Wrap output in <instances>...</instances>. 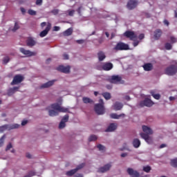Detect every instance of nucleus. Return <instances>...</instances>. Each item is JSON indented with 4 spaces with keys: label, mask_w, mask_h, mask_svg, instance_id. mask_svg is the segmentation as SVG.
<instances>
[{
    "label": "nucleus",
    "mask_w": 177,
    "mask_h": 177,
    "mask_svg": "<svg viewBox=\"0 0 177 177\" xmlns=\"http://www.w3.org/2000/svg\"><path fill=\"white\" fill-rule=\"evenodd\" d=\"M73 34V28H69L64 32H63L64 37H70Z\"/></svg>",
    "instance_id": "bb28decb"
},
{
    "label": "nucleus",
    "mask_w": 177,
    "mask_h": 177,
    "mask_svg": "<svg viewBox=\"0 0 177 177\" xmlns=\"http://www.w3.org/2000/svg\"><path fill=\"white\" fill-rule=\"evenodd\" d=\"M102 95L106 100H110V99H111V94L109 92L102 93Z\"/></svg>",
    "instance_id": "c756f323"
},
{
    "label": "nucleus",
    "mask_w": 177,
    "mask_h": 177,
    "mask_svg": "<svg viewBox=\"0 0 177 177\" xmlns=\"http://www.w3.org/2000/svg\"><path fill=\"white\" fill-rule=\"evenodd\" d=\"M75 11L74 10L68 11V16H74Z\"/></svg>",
    "instance_id": "09e8293b"
},
{
    "label": "nucleus",
    "mask_w": 177,
    "mask_h": 177,
    "mask_svg": "<svg viewBox=\"0 0 177 177\" xmlns=\"http://www.w3.org/2000/svg\"><path fill=\"white\" fill-rule=\"evenodd\" d=\"M109 81L111 84H120L122 81V77L118 75H112L109 78Z\"/></svg>",
    "instance_id": "1a4fd4ad"
},
{
    "label": "nucleus",
    "mask_w": 177,
    "mask_h": 177,
    "mask_svg": "<svg viewBox=\"0 0 177 177\" xmlns=\"http://www.w3.org/2000/svg\"><path fill=\"white\" fill-rule=\"evenodd\" d=\"M139 39H143V38H145V34L141 33L139 36H138Z\"/></svg>",
    "instance_id": "864d4df0"
},
{
    "label": "nucleus",
    "mask_w": 177,
    "mask_h": 177,
    "mask_svg": "<svg viewBox=\"0 0 177 177\" xmlns=\"http://www.w3.org/2000/svg\"><path fill=\"white\" fill-rule=\"evenodd\" d=\"M51 13H53V15H55L56 16V15H59V10L54 9L51 10Z\"/></svg>",
    "instance_id": "a18cd8bd"
},
{
    "label": "nucleus",
    "mask_w": 177,
    "mask_h": 177,
    "mask_svg": "<svg viewBox=\"0 0 177 177\" xmlns=\"http://www.w3.org/2000/svg\"><path fill=\"white\" fill-rule=\"evenodd\" d=\"M55 80H51L46 83H44L41 86V88H50V86H52V85L55 84Z\"/></svg>",
    "instance_id": "a878e982"
},
{
    "label": "nucleus",
    "mask_w": 177,
    "mask_h": 177,
    "mask_svg": "<svg viewBox=\"0 0 177 177\" xmlns=\"http://www.w3.org/2000/svg\"><path fill=\"white\" fill-rule=\"evenodd\" d=\"M151 95L156 100H160V98L161 97V95L160 94H155L153 91H151Z\"/></svg>",
    "instance_id": "473e14b6"
},
{
    "label": "nucleus",
    "mask_w": 177,
    "mask_h": 177,
    "mask_svg": "<svg viewBox=\"0 0 177 177\" xmlns=\"http://www.w3.org/2000/svg\"><path fill=\"white\" fill-rule=\"evenodd\" d=\"M113 110H115V111H119V110H121L122 109V107H124V104H122V103H121L120 102H116L113 105Z\"/></svg>",
    "instance_id": "aec40b11"
},
{
    "label": "nucleus",
    "mask_w": 177,
    "mask_h": 177,
    "mask_svg": "<svg viewBox=\"0 0 177 177\" xmlns=\"http://www.w3.org/2000/svg\"><path fill=\"white\" fill-rule=\"evenodd\" d=\"M97 56L100 62H103V60L106 59V55H104L103 51L98 52Z\"/></svg>",
    "instance_id": "cd10ccee"
},
{
    "label": "nucleus",
    "mask_w": 177,
    "mask_h": 177,
    "mask_svg": "<svg viewBox=\"0 0 177 177\" xmlns=\"http://www.w3.org/2000/svg\"><path fill=\"white\" fill-rule=\"evenodd\" d=\"M147 143H149V145H151V143H153V139H151L150 137H149V140L148 141H147Z\"/></svg>",
    "instance_id": "680f3d73"
},
{
    "label": "nucleus",
    "mask_w": 177,
    "mask_h": 177,
    "mask_svg": "<svg viewBox=\"0 0 177 177\" xmlns=\"http://www.w3.org/2000/svg\"><path fill=\"white\" fill-rule=\"evenodd\" d=\"M60 30V27L59 26H54V31H59Z\"/></svg>",
    "instance_id": "13d9d810"
},
{
    "label": "nucleus",
    "mask_w": 177,
    "mask_h": 177,
    "mask_svg": "<svg viewBox=\"0 0 177 177\" xmlns=\"http://www.w3.org/2000/svg\"><path fill=\"white\" fill-rule=\"evenodd\" d=\"M133 146L136 149H138V147H139L140 146V140H139V139H138V138H135L133 140Z\"/></svg>",
    "instance_id": "c85d7f7f"
},
{
    "label": "nucleus",
    "mask_w": 177,
    "mask_h": 177,
    "mask_svg": "<svg viewBox=\"0 0 177 177\" xmlns=\"http://www.w3.org/2000/svg\"><path fill=\"white\" fill-rule=\"evenodd\" d=\"M144 172H147V174H149L150 171H151V167L150 166H145L143 167Z\"/></svg>",
    "instance_id": "e433bc0d"
},
{
    "label": "nucleus",
    "mask_w": 177,
    "mask_h": 177,
    "mask_svg": "<svg viewBox=\"0 0 177 177\" xmlns=\"http://www.w3.org/2000/svg\"><path fill=\"white\" fill-rule=\"evenodd\" d=\"M161 35H162V30L161 29H156L153 32V38L156 41H158L161 38Z\"/></svg>",
    "instance_id": "a211bd4d"
},
{
    "label": "nucleus",
    "mask_w": 177,
    "mask_h": 177,
    "mask_svg": "<svg viewBox=\"0 0 177 177\" xmlns=\"http://www.w3.org/2000/svg\"><path fill=\"white\" fill-rule=\"evenodd\" d=\"M35 44H37V42H35V40L31 37H29L26 41L27 46H35Z\"/></svg>",
    "instance_id": "393cba45"
},
{
    "label": "nucleus",
    "mask_w": 177,
    "mask_h": 177,
    "mask_svg": "<svg viewBox=\"0 0 177 177\" xmlns=\"http://www.w3.org/2000/svg\"><path fill=\"white\" fill-rule=\"evenodd\" d=\"M69 116L68 115H65L61 121H63V122H67L68 121Z\"/></svg>",
    "instance_id": "79ce46f5"
},
{
    "label": "nucleus",
    "mask_w": 177,
    "mask_h": 177,
    "mask_svg": "<svg viewBox=\"0 0 177 177\" xmlns=\"http://www.w3.org/2000/svg\"><path fill=\"white\" fill-rule=\"evenodd\" d=\"M6 138V135H3L1 138H0V147H2L3 146V143L5 142V139Z\"/></svg>",
    "instance_id": "c9c22d12"
},
{
    "label": "nucleus",
    "mask_w": 177,
    "mask_h": 177,
    "mask_svg": "<svg viewBox=\"0 0 177 177\" xmlns=\"http://www.w3.org/2000/svg\"><path fill=\"white\" fill-rule=\"evenodd\" d=\"M44 0H36L35 4L37 5V6H41L42 5V2Z\"/></svg>",
    "instance_id": "c03bdc74"
},
{
    "label": "nucleus",
    "mask_w": 177,
    "mask_h": 177,
    "mask_svg": "<svg viewBox=\"0 0 177 177\" xmlns=\"http://www.w3.org/2000/svg\"><path fill=\"white\" fill-rule=\"evenodd\" d=\"M82 100L86 104H88V103H93V100H91L89 97H84Z\"/></svg>",
    "instance_id": "2f4dec72"
},
{
    "label": "nucleus",
    "mask_w": 177,
    "mask_h": 177,
    "mask_svg": "<svg viewBox=\"0 0 177 177\" xmlns=\"http://www.w3.org/2000/svg\"><path fill=\"white\" fill-rule=\"evenodd\" d=\"M19 88L20 86H15L8 89L7 95L8 96H12V95H13L14 93H15V92H17V91H19Z\"/></svg>",
    "instance_id": "4be33fe9"
},
{
    "label": "nucleus",
    "mask_w": 177,
    "mask_h": 177,
    "mask_svg": "<svg viewBox=\"0 0 177 177\" xmlns=\"http://www.w3.org/2000/svg\"><path fill=\"white\" fill-rule=\"evenodd\" d=\"M145 71H151V70H153V64L151 63H147V64H145L143 66H142Z\"/></svg>",
    "instance_id": "b1692460"
},
{
    "label": "nucleus",
    "mask_w": 177,
    "mask_h": 177,
    "mask_svg": "<svg viewBox=\"0 0 177 177\" xmlns=\"http://www.w3.org/2000/svg\"><path fill=\"white\" fill-rule=\"evenodd\" d=\"M20 127V124H4L1 127H0V133H2V132H5L6 129H8L10 131V129H17Z\"/></svg>",
    "instance_id": "20e7f679"
},
{
    "label": "nucleus",
    "mask_w": 177,
    "mask_h": 177,
    "mask_svg": "<svg viewBox=\"0 0 177 177\" xmlns=\"http://www.w3.org/2000/svg\"><path fill=\"white\" fill-rule=\"evenodd\" d=\"M63 58H64V60H68V55H67L66 53H64L63 55Z\"/></svg>",
    "instance_id": "8fccbe9b"
},
{
    "label": "nucleus",
    "mask_w": 177,
    "mask_h": 177,
    "mask_svg": "<svg viewBox=\"0 0 177 177\" xmlns=\"http://www.w3.org/2000/svg\"><path fill=\"white\" fill-rule=\"evenodd\" d=\"M133 45L134 47L138 46V45H139V41L135 40L134 42L133 43Z\"/></svg>",
    "instance_id": "3c124183"
},
{
    "label": "nucleus",
    "mask_w": 177,
    "mask_h": 177,
    "mask_svg": "<svg viewBox=\"0 0 177 177\" xmlns=\"http://www.w3.org/2000/svg\"><path fill=\"white\" fill-rule=\"evenodd\" d=\"M95 140H97V136L95 135H91L88 138V142H95Z\"/></svg>",
    "instance_id": "f704fd0d"
},
{
    "label": "nucleus",
    "mask_w": 177,
    "mask_h": 177,
    "mask_svg": "<svg viewBox=\"0 0 177 177\" xmlns=\"http://www.w3.org/2000/svg\"><path fill=\"white\" fill-rule=\"evenodd\" d=\"M127 8L129 10H132V9H135L138 6V0H129L127 3Z\"/></svg>",
    "instance_id": "ddd939ff"
},
{
    "label": "nucleus",
    "mask_w": 177,
    "mask_h": 177,
    "mask_svg": "<svg viewBox=\"0 0 177 177\" xmlns=\"http://www.w3.org/2000/svg\"><path fill=\"white\" fill-rule=\"evenodd\" d=\"M163 23H164V24H165V26H169V21H168V20H167V19H165L164 21H163Z\"/></svg>",
    "instance_id": "603ef678"
},
{
    "label": "nucleus",
    "mask_w": 177,
    "mask_h": 177,
    "mask_svg": "<svg viewBox=\"0 0 177 177\" xmlns=\"http://www.w3.org/2000/svg\"><path fill=\"white\" fill-rule=\"evenodd\" d=\"M65 127H66V122L61 120L59 124V129H63V128H64Z\"/></svg>",
    "instance_id": "a19ab883"
},
{
    "label": "nucleus",
    "mask_w": 177,
    "mask_h": 177,
    "mask_svg": "<svg viewBox=\"0 0 177 177\" xmlns=\"http://www.w3.org/2000/svg\"><path fill=\"white\" fill-rule=\"evenodd\" d=\"M165 48L167 49V50H171V49H172V44L170 43H166L165 44Z\"/></svg>",
    "instance_id": "4c0bfd02"
},
{
    "label": "nucleus",
    "mask_w": 177,
    "mask_h": 177,
    "mask_svg": "<svg viewBox=\"0 0 177 177\" xmlns=\"http://www.w3.org/2000/svg\"><path fill=\"white\" fill-rule=\"evenodd\" d=\"M122 117H125V115L124 113H121L120 115H118L117 113H111L110 114V118H112L113 120H120Z\"/></svg>",
    "instance_id": "5701e85b"
},
{
    "label": "nucleus",
    "mask_w": 177,
    "mask_h": 177,
    "mask_svg": "<svg viewBox=\"0 0 177 177\" xmlns=\"http://www.w3.org/2000/svg\"><path fill=\"white\" fill-rule=\"evenodd\" d=\"M124 99H125V100L129 101V100H131V97H129V95H126L124 97Z\"/></svg>",
    "instance_id": "052dcab7"
},
{
    "label": "nucleus",
    "mask_w": 177,
    "mask_h": 177,
    "mask_svg": "<svg viewBox=\"0 0 177 177\" xmlns=\"http://www.w3.org/2000/svg\"><path fill=\"white\" fill-rule=\"evenodd\" d=\"M20 10H21V13H22L23 15H24V14L26 13V9H25L24 8L21 7V8H20Z\"/></svg>",
    "instance_id": "5fc2aeb1"
},
{
    "label": "nucleus",
    "mask_w": 177,
    "mask_h": 177,
    "mask_svg": "<svg viewBox=\"0 0 177 177\" xmlns=\"http://www.w3.org/2000/svg\"><path fill=\"white\" fill-rule=\"evenodd\" d=\"M34 175H35V172H34V171H30V172H29V175H28V176H34Z\"/></svg>",
    "instance_id": "4d7b16f0"
},
{
    "label": "nucleus",
    "mask_w": 177,
    "mask_h": 177,
    "mask_svg": "<svg viewBox=\"0 0 177 177\" xmlns=\"http://www.w3.org/2000/svg\"><path fill=\"white\" fill-rule=\"evenodd\" d=\"M23 81H24V77L23 75H16L11 82V85H17V84H20Z\"/></svg>",
    "instance_id": "9b49d317"
},
{
    "label": "nucleus",
    "mask_w": 177,
    "mask_h": 177,
    "mask_svg": "<svg viewBox=\"0 0 177 177\" xmlns=\"http://www.w3.org/2000/svg\"><path fill=\"white\" fill-rule=\"evenodd\" d=\"M97 147L100 151H104V150H106V147L102 145L101 144H99Z\"/></svg>",
    "instance_id": "58836bf2"
},
{
    "label": "nucleus",
    "mask_w": 177,
    "mask_h": 177,
    "mask_svg": "<svg viewBox=\"0 0 177 177\" xmlns=\"http://www.w3.org/2000/svg\"><path fill=\"white\" fill-rule=\"evenodd\" d=\"M27 122H28V121L27 120H23L22 122H21V125L23 127H24V125H26Z\"/></svg>",
    "instance_id": "6e6d98bb"
},
{
    "label": "nucleus",
    "mask_w": 177,
    "mask_h": 177,
    "mask_svg": "<svg viewBox=\"0 0 177 177\" xmlns=\"http://www.w3.org/2000/svg\"><path fill=\"white\" fill-rule=\"evenodd\" d=\"M10 60V59H9V57H6L3 58V64H7V63H9V61Z\"/></svg>",
    "instance_id": "37998d69"
},
{
    "label": "nucleus",
    "mask_w": 177,
    "mask_h": 177,
    "mask_svg": "<svg viewBox=\"0 0 177 177\" xmlns=\"http://www.w3.org/2000/svg\"><path fill=\"white\" fill-rule=\"evenodd\" d=\"M81 9H82V7H79L77 10V12L79 15H81Z\"/></svg>",
    "instance_id": "e2e57ef3"
},
{
    "label": "nucleus",
    "mask_w": 177,
    "mask_h": 177,
    "mask_svg": "<svg viewBox=\"0 0 177 177\" xmlns=\"http://www.w3.org/2000/svg\"><path fill=\"white\" fill-rule=\"evenodd\" d=\"M51 109H53L54 110H50L48 111L50 117L59 115V113H67L68 111V109L61 106L57 103L52 104Z\"/></svg>",
    "instance_id": "f257e3e1"
},
{
    "label": "nucleus",
    "mask_w": 177,
    "mask_h": 177,
    "mask_svg": "<svg viewBox=\"0 0 177 177\" xmlns=\"http://www.w3.org/2000/svg\"><path fill=\"white\" fill-rule=\"evenodd\" d=\"M19 50L21 53H22L23 55H25L26 57H31V56L37 55L36 52H32V51H30V50H26L24 48H20Z\"/></svg>",
    "instance_id": "9d476101"
},
{
    "label": "nucleus",
    "mask_w": 177,
    "mask_h": 177,
    "mask_svg": "<svg viewBox=\"0 0 177 177\" xmlns=\"http://www.w3.org/2000/svg\"><path fill=\"white\" fill-rule=\"evenodd\" d=\"M128 156L127 153H122L121 157H127Z\"/></svg>",
    "instance_id": "774afa93"
},
{
    "label": "nucleus",
    "mask_w": 177,
    "mask_h": 177,
    "mask_svg": "<svg viewBox=\"0 0 177 177\" xmlns=\"http://www.w3.org/2000/svg\"><path fill=\"white\" fill-rule=\"evenodd\" d=\"M171 165L174 167V168H177V158L171 160Z\"/></svg>",
    "instance_id": "72a5a7b5"
},
{
    "label": "nucleus",
    "mask_w": 177,
    "mask_h": 177,
    "mask_svg": "<svg viewBox=\"0 0 177 177\" xmlns=\"http://www.w3.org/2000/svg\"><path fill=\"white\" fill-rule=\"evenodd\" d=\"M45 26H46V22H42L41 24V27L44 28V27H45Z\"/></svg>",
    "instance_id": "0e129e2a"
},
{
    "label": "nucleus",
    "mask_w": 177,
    "mask_h": 177,
    "mask_svg": "<svg viewBox=\"0 0 177 177\" xmlns=\"http://www.w3.org/2000/svg\"><path fill=\"white\" fill-rule=\"evenodd\" d=\"M113 50H129V45L123 42H118L113 48Z\"/></svg>",
    "instance_id": "423d86ee"
},
{
    "label": "nucleus",
    "mask_w": 177,
    "mask_h": 177,
    "mask_svg": "<svg viewBox=\"0 0 177 177\" xmlns=\"http://www.w3.org/2000/svg\"><path fill=\"white\" fill-rule=\"evenodd\" d=\"M127 173L131 177H140V174L139 172L136 170H134L132 168H128L127 169Z\"/></svg>",
    "instance_id": "2eb2a0df"
},
{
    "label": "nucleus",
    "mask_w": 177,
    "mask_h": 177,
    "mask_svg": "<svg viewBox=\"0 0 177 177\" xmlns=\"http://www.w3.org/2000/svg\"><path fill=\"white\" fill-rule=\"evenodd\" d=\"M19 28H20V25H19V22L16 21L15 23V26H14L13 28L12 29V31L13 32H16V31H17V30H19Z\"/></svg>",
    "instance_id": "7c9ffc66"
},
{
    "label": "nucleus",
    "mask_w": 177,
    "mask_h": 177,
    "mask_svg": "<svg viewBox=\"0 0 177 177\" xmlns=\"http://www.w3.org/2000/svg\"><path fill=\"white\" fill-rule=\"evenodd\" d=\"M110 168H111V163H108L105 165L104 167H100L98 169V172L104 174V172H107V171H110Z\"/></svg>",
    "instance_id": "f3484780"
},
{
    "label": "nucleus",
    "mask_w": 177,
    "mask_h": 177,
    "mask_svg": "<svg viewBox=\"0 0 177 177\" xmlns=\"http://www.w3.org/2000/svg\"><path fill=\"white\" fill-rule=\"evenodd\" d=\"M142 131L145 133H140V135L141 138L145 139L146 142H149V140H150V136H149V135L153 134V130H151V129L147 126H142Z\"/></svg>",
    "instance_id": "f03ea898"
},
{
    "label": "nucleus",
    "mask_w": 177,
    "mask_h": 177,
    "mask_svg": "<svg viewBox=\"0 0 177 177\" xmlns=\"http://www.w3.org/2000/svg\"><path fill=\"white\" fill-rule=\"evenodd\" d=\"M70 66H59L57 68V71H60L61 73H64L65 74H68L70 73Z\"/></svg>",
    "instance_id": "4468645a"
},
{
    "label": "nucleus",
    "mask_w": 177,
    "mask_h": 177,
    "mask_svg": "<svg viewBox=\"0 0 177 177\" xmlns=\"http://www.w3.org/2000/svg\"><path fill=\"white\" fill-rule=\"evenodd\" d=\"M94 110L98 115H102L104 114L105 109H104V102L103 101V99H100L99 104H96L95 105Z\"/></svg>",
    "instance_id": "7ed1b4c3"
},
{
    "label": "nucleus",
    "mask_w": 177,
    "mask_h": 177,
    "mask_svg": "<svg viewBox=\"0 0 177 177\" xmlns=\"http://www.w3.org/2000/svg\"><path fill=\"white\" fill-rule=\"evenodd\" d=\"M76 42H77V44H84V40H82V39L77 40Z\"/></svg>",
    "instance_id": "bf43d9fd"
},
{
    "label": "nucleus",
    "mask_w": 177,
    "mask_h": 177,
    "mask_svg": "<svg viewBox=\"0 0 177 177\" xmlns=\"http://www.w3.org/2000/svg\"><path fill=\"white\" fill-rule=\"evenodd\" d=\"M26 157L27 158H31V154H30L29 153H26Z\"/></svg>",
    "instance_id": "338daca9"
},
{
    "label": "nucleus",
    "mask_w": 177,
    "mask_h": 177,
    "mask_svg": "<svg viewBox=\"0 0 177 177\" xmlns=\"http://www.w3.org/2000/svg\"><path fill=\"white\" fill-rule=\"evenodd\" d=\"M124 35L126 38H129L130 41H135L138 39V35L133 31L127 30L124 33Z\"/></svg>",
    "instance_id": "6e6552de"
},
{
    "label": "nucleus",
    "mask_w": 177,
    "mask_h": 177,
    "mask_svg": "<svg viewBox=\"0 0 177 177\" xmlns=\"http://www.w3.org/2000/svg\"><path fill=\"white\" fill-rule=\"evenodd\" d=\"M113 67V64L111 62H105L102 64V68L104 71H110Z\"/></svg>",
    "instance_id": "dca6fc26"
},
{
    "label": "nucleus",
    "mask_w": 177,
    "mask_h": 177,
    "mask_svg": "<svg viewBox=\"0 0 177 177\" xmlns=\"http://www.w3.org/2000/svg\"><path fill=\"white\" fill-rule=\"evenodd\" d=\"M177 73V64L174 65H170L165 69V74L167 75H175Z\"/></svg>",
    "instance_id": "39448f33"
},
{
    "label": "nucleus",
    "mask_w": 177,
    "mask_h": 177,
    "mask_svg": "<svg viewBox=\"0 0 177 177\" xmlns=\"http://www.w3.org/2000/svg\"><path fill=\"white\" fill-rule=\"evenodd\" d=\"M85 167V164L82 163L81 165H78L75 169H71L66 173L67 176H73L75 173L78 172L80 169H82Z\"/></svg>",
    "instance_id": "0eeeda50"
},
{
    "label": "nucleus",
    "mask_w": 177,
    "mask_h": 177,
    "mask_svg": "<svg viewBox=\"0 0 177 177\" xmlns=\"http://www.w3.org/2000/svg\"><path fill=\"white\" fill-rule=\"evenodd\" d=\"M167 145L165 144H162L160 146V149H164V147H165Z\"/></svg>",
    "instance_id": "69168bd1"
},
{
    "label": "nucleus",
    "mask_w": 177,
    "mask_h": 177,
    "mask_svg": "<svg viewBox=\"0 0 177 177\" xmlns=\"http://www.w3.org/2000/svg\"><path fill=\"white\" fill-rule=\"evenodd\" d=\"M170 41L172 44H175L176 42V39L174 36L170 37Z\"/></svg>",
    "instance_id": "49530a36"
},
{
    "label": "nucleus",
    "mask_w": 177,
    "mask_h": 177,
    "mask_svg": "<svg viewBox=\"0 0 177 177\" xmlns=\"http://www.w3.org/2000/svg\"><path fill=\"white\" fill-rule=\"evenodd\" d=\"M117 129V124L115 123H111L106 129V132H114Z\"/></svg>",
    "instance_id": "412c9836"
},
{
    "label": "nucleus",
    "mask_w": 177,
    "mask_h": 177,
    "mask_svg": "<svg viewBox=\"0 0 177 177\" xmlns=\"http://www.w3.org/2000/svg\"><path fill=\"white\" fill-rule=\"evenodd\" d=\"M50 27H51L50 24H48L46 29L40 32L39 36L41 37V38H44V37H46V35H48V32L50 31Z\"/></svg>",
    "instance_id": "6ab92c4d"
},
{
    "label": "nucleus",
    "mask_w": 177,
    "mask_h": 177,
    "mask_svg": "<svg viewBox=\"0 0 177 177\" xmlns=\"http://www.w3.org/2000/svg\"><path fill=\"white\" fill-rule=\"evenodd\" d=\"M10 149H12V143H9V144L7 145V147H6V151H8V150H10Z\"/></svg>",
    "instance_id": "de8ad7c7"
},
{
    "label": "nucleus",
    "mask_w": 177,
    "mask_h": 177,
    "mask_svg": "<svg viewBox=\"0 0 177 177\" xmlns=\"http://www.w3.org/2000/svg\"><path fill=\"white\" fill-rule=\"evenodd\" d=\"M153 104L154 103L153 101L149 98H147L140 102V107H145V106H146V107H151Z\"/></svg>",
    "instance_id": "f8f14e48"
},
{
    "label": "nucleus",
    "mask_w": 177,
    "mask_h": 177,
    "mask_svg": "<svg viewBox=\"0 0 177 177\" xmlns=\"http://www.w3.org/2000/svg\"><path fill=\"white\" fill-rule=\"evenodd\" d=\"M28 15H30V16H35L37 15V12L33 10H31V9H29L28 10Z\"/></svg>",
    "instance_id": "ea45409f"
}]
</instances>
